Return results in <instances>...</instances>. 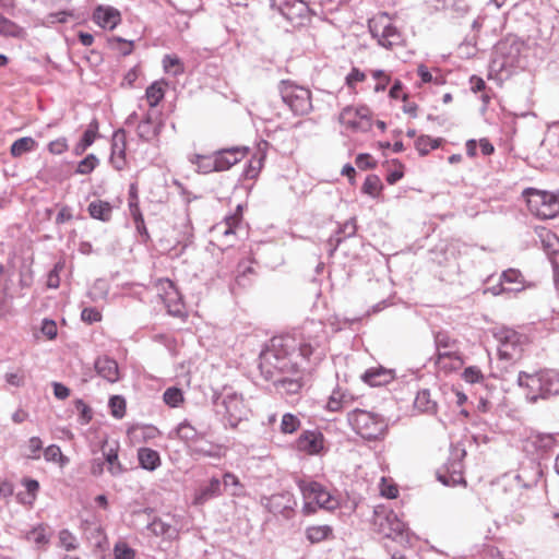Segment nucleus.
<instances>
[{
	"instance_id": "6",
	"label": "nucleus",
	"mask_w": 559,
	"mask_h": 559,
	"mask_svg": "<svg viewBox=\"0 0 559 559\" xmlns=\"http://www.w3.org/2000/svg\"><path fill=\"white\" fill-rule=\"evenodd\" d=\"M348 423L366 440L382 438L388 428L382 416L358 408L348 414Z\"/></svg>"
},
{
	"instance_id": "20",
	"label": "nucleus",
	"mask_w": 559,
	"mask_h": 559,
	"mask_svg": "<svg viewBox=\"0 0 559 559\" xmlns=\"http://www.w3.org/2000/svg\"><path fill=\"white\" fill-rule=\"evenodd\" d=\"M248 153L246 146H233L215 151L216 163L219 171L228 170L230 167L242 160Z\"/></svg>"
},
{
	"instance_id": "46",
	"label": "nucleus",
	"mask_w": 559,
	"mask_h": 559,
	"mask_svg": "<svg viewBox=\"0 0 559 559\" xmlns=\"http://www.w3.org/2000/svg\"><path fill=\"white\" fill-rule=\"evenodd\" d=\"M99 160L94 154H88L79 162L75 173L79 175L91 174L98 165Z\"/></svg>"
},
{
	"instance_id": "25",
	"label": "nucleus",
	"mask_w": 559,
	"mask_h": 559,
	"mask_svg": "<svg viewBox=\"0 0 559 559\" xmlns=\"http://www.w3.org/2000/svg\"><path fill=\"white\" fill-rule=\"evenodd\" d=\"M95 370L97 374L110 383H115L119 380V367L115 359L103 356L95 360Z\"/></svg>"
},
{
	"instance_id": "48",
	"label": "nucleus",
	"mask_w": 559,
	"mask_h": 559,
	"mask_svg": "<svg viewBox=\"0 0 559 559\" xmlns=\"http://www.w3.org/2000/svg\"><path fill=\"white\" fill-rule=\"evenodd\" d=\"M111 415L116 418H122L126 414V400L120 395H112L108 402Z\"/></svg>"
},
{
	"instance_id": "33",
	"label": "nucleus",
	"mask_w": 559,
	"mask_h": 559,
	"mask_svg": "<svg viewBox=\"0 0 559 559\" xmlns=\"http://www.w3.org/2000/svg\"><path fill=\"white\" fill-rule=\"evenodd\" d=\"M97 132L98 121L96 119H93L88 123L79 143H76V145L74 146V154L82 155L87 150V147H90L94 143L97 136Z\"/></svg>"
},
{
	"instance_id": "19",
	"label": "nucleus",
	"mask_w": 559,
	"mask_h": 559,
	"mask_svg": "<svg viewBox=\"0 0 559 559\" xmlns=\"http://www.w3.org/2000/svg\"><path fill=\"white\" fill-rule=\"evenodd\" d=\"M297 449L317 455L324 449V437L319 430H305L296 441Z\"/></svg>"
},
{
	"instance_id": "12",
	"label": "nucleus",
	"mask_w": 559,
	"mask_h": 559,
	"mask_svg": "<svg viewBox=\"0 0 559 559\" xmlns=\"http://www.w3.org/2000/svg\"><path fill=\"white\" fill-rule=\"evenodd\" d=\"M465 455L466 451L461 444L451 445L448 462L443 465L442 471L438 472V480L445 486L464 483L463 459Z\"/></svg>"
},
{
	"instance_id": "59",
	"label": "nucleus",
	"mask_w": 559,
	"mask_h": 559,
	"mask_svg": "<svg viewBox=\"0 0 559 559\" xmlns=\"http://www.w3.org/2000/svg\"><path fill=\"white\" fill-rule=\"evenodd\" d=\"M68 150V141L64 136L58 138L48 143V151L53 155H60Z\"/></svg>"
},
{
	"instance_id": "16",
	"label": "nucleus",
	"mask_w": 559,
	"mask_h": 559,
	"mask_svg": "<svg viewBox=\"0 0 559 559\" xmlns=\"http://www.w3.org/2000/svg\"><path fill=\"white\" fill-rule=\"evenodd\" d=\"M160 297L163 298L164 305L170 316L177 318H185L187 316L186 306L182 301L181 294L170 280H164L159 283Z\"/></svg>"
},
{
	"instance_id": "58",
	"label": "nucleus",
	"mask_w": 559,
	"mask_h": 559,
	"mask_svg": "<svg viewBox=\"0 0 559 559\" xmlns=\"http://www.w3.org/2000/svg\"><path fill=\"white\" fill-rule=\"evenodd\" d=\"M81 320L85 323L93 324L102 320V313L94 307H86L81 312Z\"/></svg>"
},
{
	"instance_id": "10",
	"label": "nucleus",
	"mask_w": 559,
	"mask_h": 559,
	"mask_svg": "<svg viewBox=\"0 0 559 559\" xmlns=\"http://www.w3.org/2000/svg\"><path fill=\"white\" fill-rule=\"evenodd\" d=\"M435 346L437 349L436 364L440 368H448L445 359L452 361L451 369H456L463 365V360L457 352V340L452 337L447 331H437L433 333Z\"/></svg>"
},
{
	"instance_id": "43",
	"label": "nucleus",
	"mask_w": 559,
	"mask_h": 559,
	"mask_svg": "<svg viewBox=\"0 0 559 559\" xmlns=\"http://www.w3.org/2000/svg\"><path fill=\"white\" fill-rule=\"evenodd\" d=\"M163 401L169 407H178L183 402V393L181 389L177 386H170L164 392Z\"/></svg>"
},
{
	"instance_id": "36",
	"label": "nucleus",
	"mask_w": 559,
	"mask_h": 559,
	"mask_svg": "<svg viewBox=\"0 0 559 559\" xmlns=\"http://www.w3.org/2000/svg\"><path fill=\"white\" fill-rule=\"evenodd\" d=\"M163 129V122L146 123V121H140L136 128V134L143 142H152L156 139Z\"/></svg>"
},
{
	"instance_id": "11",
	"label": "nucleus",
	"mask_w": 559,
	"mask_h": 559,
	"mask_svg": "<svg viewBox=\"0 0 559 559\" xmlns=\"http://www.w3.org/2000/svg\"><path fill=\"white\" fill-rule=\"evenodd\" d=\"M213 404L218 414L227 417L231 425H236L242 418L245 404L240 394L230 389H224L223 392L213 396Z\"/></svg>"
},
{
	"instance_id": "23",
	"label": "nucleus",
	"mask_w": 559,
	"mask_h": 559,
	"mask_svg": "<svg viewBox=\"0 0 559 559\" xmlns=\"http://www.w3.org/2000/svg\"><path fill=\"white\" fill-rule=\"evenodd\" d=\"M360 378L370 386H382L394 380L395 372L393 369L379 366L367 369Z\"/></svg>"
},
{
	"instance_id": "24",
	"label": "nucleus",
	"mask_w": 559,
	"mask_h": 559,
	"mask_svg": "<svg viewBox=\"0 0 559 559\" xmlns=\"http://www.w3.org/2000/svg\"><path fill=\"white\" fill-rule=\"evenodd\" d=\"M154 536L162 537L164 540H175L179 536V528L162 518H154L146 526Z\"/></svg>"
},
{
	"instance_id": "45",
	"label": "nucleus",
	"mask_w": 559,
	"mask_h": 559,
	"mask_svg": "<svg viewBox=\"0 0 559 559\" xmlns=\"http://www.w3.org/2000/svg\"><path fill=\"white\" fill-rule=\"evenodd\" d=\"M300 427V420L297 416L290 413H286L282 417V421L280 425L281 431L283 433H294Z\"/></svg>"
},
{
	"instance_id": "21",
	"label": "nucleus",
	"mask_w": 559,
	"mask_h": 559,
	"mask_svg": "<svg viewBox=\"0 0 559 559\" xmlns=\"http://www.w3.org/2000/svg\"><path fill=\"white\" fill-rule=\"evenodd\" d=\"M191 455L221 459L223 456V447L204 439L202 433L193 443L189 445Z\"/></svg>"
},
{
	"instance_id": "5",
	"label": "nucleus",
	"mask_w": 559,
	"mask_h": 559,
	"mask_svg": "<svg viewBox=\"0 0 559 559\" xmlns=\"http://www.w3.org/2000/svg\"><path fill=\"white\" fill-rule=\"evenodd\" d=\"M372 525L376 532L402 545L411 544L412 535L405 522L392 509L379 506L373 511Z\"/></svg>"
},
{
	"instance_id": "51",
	"label": "nucleus",
	"mask_w": 559,
	"mask_h": 559,
	"mask_svg": "<svg viewBox=\"0 0 559 559\" xmlns=\"http://www.w3.org/2000/svg\"><path fill=\"white\" fill-rule=\"evenodd\" d=\"M329 411L337 412L344 407V392L341 389H335L326 404Z\"/></svg>"
},
{
	"instance_id": "9",
	"label": "nucleus",
	"mask_w": 559,
	"mask_h": 559,
	"mask_svg": "<svg viewBox=\"0 0 559 559\" xmlns=\"http://www.w3.org/2000/svg\"><path fill=\"white\" fill-rule=\"evenodd\" d=\"M280 93L283 102L297 116H304L312 109L311 93L308 88L289 81H282Z\"/></svg>"
},
{
	"instance_id": "35",
	"label": "nucleus",
	"mask_w": 559,
	"mask_h": 559,
	"mask_svg": "<svg viewBox=\"0 0 559 559\" xmlns=\"http://www.w3.org/2000/svg\"><path fill=\"white\" fill-rule=\"evenodd\" d=\"M25 538L40 549L46 548L49 544L50 534L47 533V526L45 524H38L25 534Z\"/></svg>"
},
{
	"instance_id": "53",
	"label": "nucleus",
	"mask_w": 559,
	"mask_h": 559,
	"mask_svg": "<svg viewBox=\"0 0 559 559\" xmlns=\"http://www.w3.org/2000/svg\"><path fill=\"white\" fill-rule=\"evenodd\" d=\"M75 408L80 413L79 423L81 425H87L92 420V417H93L91 407L87 404H85L82 400L79 399L75 401Z\"/></svg>"
},
{
	"instance_id": "52",
	"label": "nucleus",
	"mask_w": 559,
	"mask_h": 559,
	"mask_svg": "<svg viewBox=\"0 0 559 559\" xmlns=\"http://www.w3.org/2000/svg\"><path fill=\"white\" fill-rule=\"evenodd\" d=\"M556 444L555 433H538L535 439V445L537 449L547 451Z\"/></svg>"
},
{
	"instance_id": "17",
	"label": "nucleus",
	"mask_w": 559,
	"mask_h": 559,
	"mask_svg": "<svg viewBox=\"0 0 559 559\" xmlns=\"http://www.w3.org/2000/svg\"><path fill=\"white\" fill-rule=\"evenodd\" d=\"M370 32L372 36L378 39L379 45L384 48H392L402 43L401 33L386 19L370 25Z\"/></svg>"
},
{
	"instance_id": "13",
	"label": "nucleus",
	"mask_w": 559,
	"mask_h": 559,
	"mask_svg": "<svg viewBox=\"0 0 559 559\" xmlns=\"http://www.w3.org/2000/svg\"><path fill=\"white\" fill-rule=\"evenodd\" d=\"M498 342V354L500 359L512 360L520 357L522 352V335L516 331L502 328L495 332Z\"/></svg>"
},
{
	"instance_id": "1",
	"label": "nucleus",
	"mask_w": 559,
	"mask_h": 559,
	"mask_svg": "<svg viewBox=\"0 0 559 559\" xmlns=\"http://www.w3.org/2000/svg\"><path fill=\"white\" fill-rule=\"evenodd\" d=\"M328 350V332L321 321H306L293 333L273 336L259 356L264 380L288 395L298 394L304 376L319 365Z\"/></svg>"
},
{
	"instance_id": "50",
	"label": "nucleus",
	"mask_w": 559,
	"mask_h": 559,
	"mask_svg": "<svg viewBox=\"0 0 559 559\" xmlns=\"http://www.w3.org/2000/svg\"><path fill=\"white\" fill-rule=\"evenodd\" d=\"M21 33V27H19L14 22L3 16L2 22L0 24V35L16 38L20 37Z\"/></svg>"
},
{
	"instance_id": "62",
	"label": "nucleus",
	"mask_w": 559,
	"mask_h": 559,
	"mask_svg": "<svg viewBox=\"0 0 559 559\" xmlns=\"http://www.w3.org/2000/svg\"><path fill=\"white\" fill-rule=\"evenodd\" d=\"M135 551L127 544H117L115 546V559H134Z\"/></svg>"
},
{
	"instance_id": "32",
	"label": "nucleus",
	"mask_w": 559,
	"mask_h": 559,
	"mask_svg": "<svg viewBox=\"0 0 559 559\" xmlns=\"http://www.w3.org/2000/svg\"><path fill=\"white\" fill-rule=\"evenodd\" d=\"M356 231V219L350 218L346 221L342 226H340L337 231L334 235H332L329 239L330 246L333 247L332 251L336 250L343 240L355 236Z\"/></svg>"
},
{
	"instance_id": "7",
	"label": "nucleus",
	"mask_w": 559,
	"mask_h": 559,
	"mask_svg": "<svg viewBox=\"0 0 559 559\" xmlns=\"http://www.w3.org/2000/svg\"><path fill=\"white\" fill-rule=\"evenodd\" d=\"M523 195L526 198L528 211L539 219H551L559 214V197L554 192L527 188Z\"/></svg>"
},
{
	"instance_id": "41",
	"label": "nucleus",
	"mask_w": 559,
	"mask_h": 559,
	"mask_svg": "<svg viewBox=\"0 0 559 559\" xmlns=\"http://www.w3.org/2000/svg\"><path fill=\"white\" fill-rule=\"evenodd\" d=\"M164 71L174 76H178L185 72L181 60L175 55H165L163 58Z\"/></svg>"
},
{
	"instance_id": "44",
	"label": "nucleus",
	"mask_w": 559,
	"mask_h": 559,
	"mask_svg": "<svg viewBox=\"0 0 559 559\" xmlns=\"http://www.w3.org/2000/svg\"><path fill=\"white\" fill-rule=\"evenodd\" d=\"M381 189H382V183H381L380 178L377 175L367 176V178L365 179V182L362 185V188H361L364 193H366L372 198L378 197Z\"/></svg>"
},
{
	"instance_id": "37",
	"label": "nucleus",
	"mask_w": 559,
	"mask_h": 559,
	"mask_svg": "<svg viewBox=\"0 0 559 559\" xmlns=\"http://www.w3.org/2000/svg\"><path fill=\"white\" fill-rule=\"evenodd\" d=\"M37 142L32 136H23L15 140L10 148L13 157H21L22 155L35 151Z\"/></svg>"
},
{
	"instance_id": "38",
	"label": "nucleus",
	"mask_w": 559,
	"mask_h": 559,
	"mask_svg": "<svg viewBox=\"0 0 559 559\" xmlns=\"http://www.w3.org/2000/svg\"><path fill=\"white\" fill-rule=\"evenodd\" d=\"M502 283L510 284L509 292H521L524 288V277L519 270L509 269L502 272L500 276Z\"/></svg>"
},
{
	"instance_id": "26",
	"label": "nucleus",
	"mask_w": 559,
	"mask_h": 559,
	"mask_svg": "<svg viewBox=\"0 0 559 559\" xmlns=\"http://www.w3.org/2000/svg\"><path fill=\"white\" fill-rule=\"evenodd\" d=\"M241 222V206H237L236 213L228 215L224 218V221L219 222L213 227V231L222 235L224 238L228 239L229 237L236 234V228Z\"/></svg>"
},
{
	"instance_id": "22",
	"label": "nucleus",
	"mask_w": 559,
	"mask_h": 559,
	"mask_svg": "<svg viewBox=\"0 0 559 559\" xmlns=\"http://www.w3.org/2000/svg\"><path fill=\"white\" fill-rule=\"evenodd\" d=\"M110 163L117 170H122L126 167V132L123 129L114 133Z\"/></svg>"
},
{
	"instance_id": "29",
	"label": "nucleus",
	"mask_w": 559,
	"mask_h": 559,
	"mask_svg": "<svg viewBox=\"0 0 559 559\" xmlns=\"http://www.w3.org/2000/svg\"><path fill=\"white\" fill-rule=\"evenodd\" d=\"M90 216L102 222H109L112 216V205L103 200H94L87 206Z\"/></svg>"
},
{
	"instance_id": "15",
	"label": "nucleus",
	"mask_w": 559,
	"mask_h": 559,
	"mask_svg": "<svg viewBox=\"0 0 559 559\" xmlns=\"http://www.w3.org/2000/svg\"><path fill=\"white\" fill-rule=\"evenodd\" d=\"M340 122L353 131L367 132L371 129L370 109L366 106H347L340 114Z\"/></svg>"
},
{
	"instance_id": "47",
	"label": "nucleus",
	"mask_w": 559,
	"mask_h": 559,
	"mask_svg": "<svg viewBox=\"0 0 559 559\" xmlns=\"http://www.w3.org/2000/svg\"><path fill=\"white\" fill-rule=\"evenodd\" d=\"M59 544L67 551L75 550L79 547L76 537L68 528L59 532Z\"/></svg>"
},
{
	"instance_id": "61",
	"label": "nucleus",
	"mask_w": 559,
	"mask_h": 559,
	"mask_svg": "<svg viewBox=\"0 0 559 559\" xmlns=\"http://www.w3.org/2000/svg\"><path fill=\"white\" fill-rule=\"evenodd\" d=\"M417 74L420 78L423 83H436V84H442L441 78H433L429 69L425 64H419L417 68Z\"/></svg>"
},
{
	"instance_id": "57",
	"label": "nucleus",
	"mask_w": 559,
	"mask_h": 559,
	"mask_svg": "<svg viewBox=\"0 0 559 559\" xmlns=\"http://www.w3.org/2000/svg\"><path fill=\"white\" fill-rule=\"evenodd\" d=\"M366 80L365 72L358 68H352L350 72L345 78V83L349 88H355L356 84Z\"/></svg>"
},
{
	"instance_id": "55",
	"label": "nucleus",
	"mask_w": 559,
	"mask_h": 559,
	"mask_svg": "<svg viewBox=\"0 0 559 559\" xmlns=\"http://www.w3.org/2000/svg\"><path fill=\"white\" fill-rule=\"evenodd\" d=\"M43 449V442L38 437H32L28 440L27 450L25 456L32 460H38L40 457V451Z\"/></svg>"
},
{
	"instance_id": "28",
	"label": "nucleus",
	"mask_w": 559,
	"mask_h": 559,
	"mask_svg": "<svg viewBox=\"0 0 559 559\" xmlns=\"http://www.w3.org/2000/svg\"><path fill=\"white\" fill-rule=\"evenodd\" d=\"M222 495V481L217 477H212L210 481L201 486L195 493V503L203 504L206 501Z\"/></svg>"
},
{
	"instance_id": "30",
	"label": "nucleus",
	"mask_w": 559,
	"mask_h": 559,
	"mask_svg": "<svg viewBox=\"0 0 559 559\" xmlns=\"http://www.w3.org/2000/svg\"><path fill=\"white\" fill-rule=\"evenodd\" d=\"M414 407L420 413L432 415L437 413L438 404L431 399L430 391L428 389H423L417 392L414 400Z\"/></svg>"
},
{
	"instance_id": "49",
	"label": "nucleus",
	"mask_w": 559,
	"mask_h": 559,
	"mask_svg": "<svg viewBox=\"0 0 559 559\" xmlns=\"http://www.w3.org/2000/svg\"><path fill=\"white\" fill-rule=\"evenodd\" d=\"M462 378L467 383H481L485 380V377L481 370L476 366H469L464 369L462 373Z\"/></svg>"
},
{
	"instance_id": "18",
	"label": "nucleus",
	"mask_w": 559,
	"mask_h": 559,
	"mask_svg": "<svg viewBox=\"0 0 559 559\" xmlns=\"http://www.w3.org/2000/svg\"><path fill=\"white\" fill-rule=\"evenodd\" d=\"M92 21L103 29L112 31L120 24L121 13L111 5L98 4L93 10Z\"/></svg>"
},
{
	"instance_id": "34",
	"label": "nucleus",
	"mask_w": 559,
	"mask_h": 559,
	"mask_svg": "<svg viewBox=\"0 0 559 559\" xmlns=\"http://www.w3.org/2000/svg\"><path fill=\"white\" fill-rule=\"evenodd\" d=\"M190 160L197 166L200 174L206 175L213 171H219L215 152L211 155L195 154Z\"/></svg>"
},
{
	"instance_id": "54",
	"label": "nucleus",
	"mask_w": 559,
	"mask_h": 559,
	"mask_svg": "<svg viewBox=\"0 0 559 559\" xmlns=\"http://www.w3.org/2000/svg\"><path fill=\"white\" fill-rule=\"evenodd\" d=\"M44 457L47 462H61L63 463L67 459L63 456L61 449L57 444H50L44 450Z\"/></svg>"
},
{
	"instance_id": "63",
	"label": "nucleus",
	"mask_w": 559,
	"mask_h": 559,
	"mask_svg": "<svg viewBox=\"0 0 559 559\" xmlns=\"http://www.w3.org/2000/svg\"><path fill=\"white\" fill-rule=\"evenodd\" d=\"M141 439L143 441L153 440L160 435V431L153 425H143L139 427Z\"/></svg>"
},
{
	"instance_id": "4",
	"label": "nucleus",
	"mask_w": 559,
	"mask_h": 559,
	"mask_svg": "<svg viewBox=\"0 0 559 559\" xmlns=\"http://www.w3.org/2000/svg\"><path fill=\"white\" fill-rule=\"evenodd\" d=\"M528 50L522 39L508 36L495 46L492 62L499 70L524 69L527 67Z\"/></svg>"
},
{
	"instance_id": "56",
	"label": "nucleus",
	"mask_w": 559,
	"mask_h": 559,
	"mask_svg": "<svg viewBox=\"0 0 559 559\" xmlns=\"http://www.w3.org/2000/svg\"><path fill=\"white\" fill-rule=\"evenodd\" d=\"M372 78L378 81L374 86L376 92H383L388 87L390 83V75L386 74L383 70H373L371 72Z\"/></svg>"
},
{
	"instance_id": "40",
	"label": "nucleus",
	"mask_w": 559,
	"mask_h": 559,
	"mask_svg": "<svg viewBox=\"0 0 559 559\" xmlns=\"http://www.w3.org/2000/svg\"><path fill=\"white\" fill-rule=\"evenodd\" d=\"M175 431L180 440L191 443L202 435L188 420L180 423Z\"/></svg>"
},
{
	"instance_id": "39",
	"label": "nucleus",
	"mask_w": 559,
	"mask_h": 559,
	"mask_svg": "<svg viewBox=\"0 0 559 559\" xmlns=\"http://www.w3.org/2000/svg\"><path fill=\"white\" fill-rule=\"evenodd\" d=\"M104 457L108 465V472L112 476H119L126 472V468L118 459V445L104 450Z\"/></svg>"
},
{
	"instance_id": "8",
	"label": "nucleus",
	"mask_w": 559,
	"mask_h": 559,
	"mask_svg": "<svg viewBox=\"0 0 559 559\" xmlns=\"http://www.w3.org/2000/svg\"><path fill=\"white\" fill-rule=\"evenodd\" d=\"M270 7L293 27L306 25L313 14L305 0H270Z\"/></svg>"
},
{
	"instance_id": "64",
	"label": "nucleus",
	"mask_w": 559,
	"mask_h": 559,
	"mask_svg": "<svg viewBox=\"0 0 559 559\" xmlns=\"http://www.w3.org/2000/svg\"><path fill=\"white\" fill-rule=\"evenodd\" d=\"M355 163H356V166L362 170L371 169L376 166V163L372 160L371 155H369L367 153L358 154L355 159Z\"/></svg>"
},
{
	"instance_id": "27",
	"label": "nucleus",
	"mask_w": 559,
	"mask_h": 559,
	"mask_svg": "<svg viewBox=\"0 0 559 559\" xmlns=\"http://www.w3.org/2000/svg\"><path fill=\"white\" fill-rule=\"evenodd\" d=\"M136 456L140 467L148 472L156 471L162 464L159 453L151 448H139Z\"/></svg>"
},
{
	"instance_id": "14",
	"label": "nucleus",
	"mask_w": 559,
	"mask_h": 559,
	"mask_svg": "<svg viewBox=\"0 0 559 559\" xmlns=\"http://www.w3.org/2000/svg\"><path fill=\"white\" fill-rule=\"evenodd\" d=\"M261 502L269 512L280 514L286 520L293 518L297 507V500L290 491H282L270 497H263Z\"/></svg>"
},
{
	"instance_id": "42",
	"label": "nucleus",
	"mask_w": 559,
	"mask_h": 559,
	"mask_svg": "<svg viewBox=\"0 0 559 559\" xmlns=\"http://www.w3.org/2000/svg\"><path fill=\"white\" fill-rule=\"evenodd\" d=\"M164 95L165 92L157 82L152 83L145 91V98L151 108L156 107L164 98Z\"/></svg>"
},
{
	"instance_id": "31",
	"label": "nucleus",
	"mask_w": 559,
	"mask_h": 559,
	"mask_svg": "<svg viewBox=\"0 0 559 559\" xmlns=\"http://www.w3.org/2000/svg\"><path fill=\"white\" fill-rule=\"evenodd\" d=\"M305 536L311 544H318L334 537L332 526L326 524L306 527Z\"/></svg>"
},
{
	"instance_id": "3",
	"label": "nucleus",
	"mask_w": 559,
	"mask_h": 559,
	"mask_svg": "<svg viewBox=\"0 0 559 559\" xmlns=\"http://www.w3.org/2000/svg\"><path fill=\"white\" fill-rule=\"evenodd\" d=\"M518 384L527 390L526 399L531 403L538 399H548L559 394V371L554 369L540 370L535 373L520 371Z\"/></svg>"
},
{
	"instance_id": "2",
	"label": "nucleus",
	"mask_w": 559,
	"mask_h": 559,
	"mask_svg": "<svg viewBox=\"0 0 559 559\" xmlns=\"http://www.w3.org/2000/svg\"><path fill=\"white\" fill-rule=\"evenodd\" d=\"M295 483L302 497L301 513L305 516L314 514L318 509L333 511L338 508L340 502L325 486L311 478L297 477Z\"/></svg>"
},
{
	"instance_id": "60",
	"label": "nucleus",
	"mask_w": 559,
	"mask_h": 559,
	"mask_svg": "<svg viewBox=\"0 0 559 559\" xmlns=\"http://www.w3.org/2000/svg\"><path fill=\"white\" fill-rule=\"evenodd\" d=\"M40 331L49 340L56 338L57 334H58L57 324L53 320H50V319L43 320Z\"/></svg>"
}]
</instances>
